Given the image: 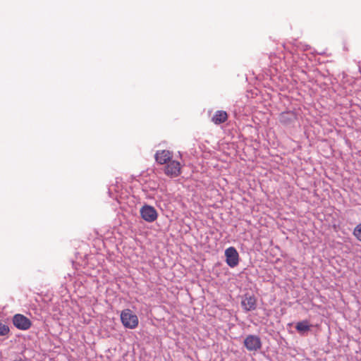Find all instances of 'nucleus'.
<instances>
[{
	"instance_id": "1",
	"label": "nucleus",
	"mask_w": 361,
	"mask_h": 361,
	"mask_svg": "<svg viewBox=\"0 0 361 361\" xmlns=\"http://www.w3.org/2000/svg\"><path fill=\"white\" fill-rule=\"evenodd\" d=\"M121 320L126 328L135 329L139 324L137 316L130 309L123 310L121 313Z\"/></svg>"
},
{
	"instance_id": "2",
	"label": "nucleus",
	"mask_w": 361,
	"mask_h": 361,
	"mask_svg": "<svg viewBox=\"0 0 361 361\" xmlns=\"http://www.w3.org/2000/svg\"><path fill=\"white\" fill-rule=\"evenodd\" d=\"M182 166L179 161L171 160L166 164L164 173L170 178H176L181 174Z\"/></svg>"
},
{
	"instance_id": "3",
	"label": "nucleus",
	"mask_w": 361,
	"mask_h": 361,
	"mask_svg": "<svg viewBox=\"0 0 361 361\" xmlns=\"http://www.w3.org/2000/svg\"><path fill=\"white\" fill-rule=\"evenodd\" d=\"M244 345L248 351L256 352L261 349L260 338L255 335H248L244 340Z\"/></svg>"
},
{
	"instance_id": "4",
	"label": "nucleus",
	"mask_w": 361,
	"mask_h": 361,
	"mask_svg": "<svg viewBox=\"0 0 361 361\" xmlns=\"http://www.w3.org/2000/svg\"><path fill=\"white\" fill-rule=\"evenodd\" d=\"M13 323L17 329L20 330H27L30 329L32 325L31 321L25 316L20 314L14 315Z\"/></svg>"
},
{
	"instance_id": "5",
	"label": "nucleus",
	"mask_w": 361,
	"mask_h": 361,
	"mask_svg": "<svg viewBox=\"0 0 361 361\" xmlns=\"http://www.w3.org/2000/svg\"><path fill=\"white\" fill-rule=\"evenodd\" d=\"M226 261L227 264L231 267H235L239 262V255L236 249L230 247L225 250Z\"/></svg>"
},
{
	"instance_id": "6",
	"label": "nucleus",
	"mask_w": 361,
	"mask_h": 361,
	"mask_svg": "<svg viewBox=\"0 0 361 361\" xmlns=\"http://www.w3.org/2000/svg\"><path fill=\"white\" fill-rule=\"evenodd\" d=\"M142 218L147 222H153L157 218L156 209L149 205H145L140 209Z\"/></svg>"
},
{
	"instance_id": "7",
	"label": "nucleus",
	"mask_w": 361,
	"mask_h": 361,
	"mask_svg": "<svg viewBox=\"0 0 361 361\" xmlns=\"http://www.w3.org/2000/svg\"><path fill=\"white\" fill-rule=\"evenodd\" d=\"M173 153L169 150H158L155 153L154 158L159 164H166L172 159Z\"/></svg>"
},
{
	"instance_id": "8",
	"label": "nucleus",
	"mask_w": 361,
	"mask_h": 361,
	"mask_svg": "<svg viewBox=\"0 0 361 361\" xmlns=\"http://www.w3.org/2000/svg\"><path fill=\"white\" fill-rule=\"evenodd\" d=\"M241 305L246 312L254 310L257 307V299L254 295L246 294L241 301Z\"/></svg>"
},
{
	"instance_id": "9",
	"label": "nucleus",
	"mask_w": 361,
	"mask_h": 361,
	"mask_svg": "<svg viewBox=\"0 0 361 361\" xmlns=\"http://www.w3.org/2000/svg\"><path fill=\"white\" fill-rule=\"evenodd\" d=\"M228 119V114L225 111H216L212 118V121L216 124L219 125L226 122Z\"/></svg>"
},
{
	"instance_id": "10",
	"label": "nucleus",
	"mask_w": 361,
	"mask_h": 361,
	"mask_svg": "<svg viewBox=\"0 0 361 361\" xmlns=\"http://www.w3.org/2000/svg\"><path fill=\"white\" fill-rule=\"evenodd\" d=\"M311 325L309 324L307 320H303L299 322L295 325V329L300 334L309 331L310 330Z\"/></svg>"
},
{
	"instance_id": "11",
	"label": "nucleus",
	"mask_w": 361,
	"mask_h": 361,
	"mask_svg": "<svg viewBox=\"0 0 361 361\" xmlns=\"http://www.w3.org/2000/svg\"><path fill=\"white\" fill-rule=\"evenodd\" d=\"M353 235L355 238L361 242V223L358 224L354 228L353 232Z\"/></svg>"
},
{
	"instance_id": "12",
	"label": "nucleus",
	"mask_w": 361,
	"mask_h": 361,
	"mask_svg": "<svg viewBox=\"0 0 361 361\" xmlns=\"http://www.w3.org/2000/svg\"><path fill=\"white\" fill-rule=\"evenodd\" d=\"M9 332V328L0 321V336H6Z\"/></svg>"
},
{
	"instance_id": "13",
	"label": "nucleus",
	"mask_w": 361,
	"mask_h": 361,
	"mask_svg": "<svg viewBox=\"0 0 361 361\" xmlns=\"http://www.w3.org/2000/svg\"><path fill=\"white\" fill-rule=\"evenodd\" d=\"M287 114L286 113H282L280 116V119H281V121L284 123L285 122V116Z\"/></svg>"
},
{
	"instance_id": "14",
	"label": "nucleus",
	"mask_w": 361,
	"mask_h": 361,
	"mask_svg": "<svg viewBox=\"0 0 361 361\" xmlns=\"http://www.w3.org/2000/svg\"><path fill=\"white\" fill-rule=\"evenodd\" d=\"M13 361H25V360H22V359H18V360H13Z\"/></svg>"
}]
</instances>
